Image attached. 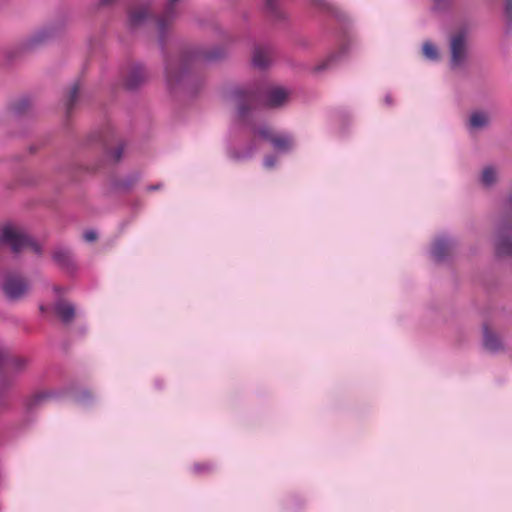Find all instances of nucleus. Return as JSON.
<instances>
[{"label": "nucleus", "instance_id": "aec40b11", "mask_svg": "<svg viewBox=\"0 0 512 512\" xmlns=\"http://www.w3.org/2000/svg\"><path fill=\"white\" fill-rule=\"evenodd\" d=\"M79 87L80 84L78 82L73 83L69 92L66 94V119L70 116L78 103Z\"/></svg>", "mask_w": 512, "mask_h": 512}, {"label": "nucleus", "instance_id": "6e6552de", "mask_svg": "<svg viewBox=\"0 0 512 512\" xmlns=\"http://www.w3.org/2000/svg\"><path fill=\"white\" fill-rule=\"evenodd\" d=\"M227 96L234 102L237 115L247 117L252 111L253 91L242 86H233L227 90Z\"/></svg>", "mask_w": 512, "mask_h": 512}, {"label": "nucleus", "instance_id": "412c9836", "mask_svg": "<svg viewBox=\"0 0 512 512\" xmlns=\"http://www.w3.org/2000/svg\"><path fill=\"white\" fill-rule=\"evenodd\" d=\"M149 18L147 9L142 8L132 11L128 15V22L131 27H136L144 23Z\"/></svg>", "mask_w": 512, "mask_h": 512}, {"label": "nucleus", "instance_id": "72a5a7b5", "mask_svg": "<svg viewBox=\"0 0 512 512\" xmlns=\"http://www.w3.org/2000/svg\"><path fill=\"white\" fill-rule=\"evenodd\" d=\"M12 365L15 369H21L26 365V361L24 359H16L12 362Z\"/></svg>", "mask_w": 512, "mask_h": 512}, {"label": "nucleus", "instance_id": "9b49d317", "mask_svg": "<svg viewBox=\"0 0 512 512\" xmlns=\"http://www.w3.org/2000/svg\"><path fill=\"white\" fill-rule=\"evenodd\" d=\"M482 332V345L487 352L495 355L504 351L505 346L501 337L496 332L491 330L487 323L483 324Z\"/></svg>", "mask_w": 512, "mask_h": 512}, {"label": "nucleus", "instance_id": "e433bc0d", "mask_svg": "<svg viewBox=\"0 0 512 512\" xmlns=\"http://www.w3.org/2000/svg\"><path fill=\"white\" fill-rule=\"evenodd\" d=\"M162 187V183H157V184H154V185H149L147 187L148 191H157L159 189H161Z\"/></svg>", "mask_w": 512, "mask_h": 512}, {"label": "nucleus", "instance_id": "423d86ee", "mask_svg": "<svg viewBox=\"0 0 512 512\" xmlns=\"http://www.w3.org/2000/svg\"><path fill=\"white\" fill-rule=\"evenodd\" d=\"M466 36L467 32L465 29L458 31L452 35L449 42L450 52V68L457 69L464 66L468 52L466 47Z\"/></svg>", "mask_w": 512, "mask_h": 512}, {"label": "nucleus", "instance_id": "20e7f679", "mask_svg": "<svg viewBox=\"0 0 512 512\" xmlns=\"http://www.w3.org/2000/svg\"><path fill=\"white\" fill-rule=\"evenodd\" d=\"M0 244L10 246L15 253L30 251L37 255L41 252V247L35 240L23 229L12 224H6L0 229Z\"/></svg>", "mask_w": 512, "mask_h": 512}, {"label": "nucleus", "instance_id": "393cba45", "mask_svg": "<svg viewBox=\"0 0 512 512\" xmlns=\"http://www.w3.org/2000/svg\"><path fill=\"white\" fill-rule=\"evenodd\" d=\"M252 64L254 67L259 69H266L269 66V62L264 54L258 47L255 48L252 57Z\"/></svg>", "mask_w": 512, "mask_h": 512}, {"label": "nucleus", "instance_id": "c756f323", "mask_svg": "<svg viewBox=\"0 0 512 512\" xmlns=\"http://www.w3.org/2000/svg\"><path fill=\"white\" fill-rule=\"evenodd\" d=\"M433 2L432 9L436 11L447 10L450 6V0H433Z\"/></svg>", "mask_w": 512, "mask_h": 512}, {"label": "nucleus", "instance_id": "f257e3e1", "mask_svg": "<svg viewBox=\"0 0 512 512\" xmlns=\"http://www.w3.org/2000/svg\"><path fill=\"white\" fill-rule=\"evenodd\" d=\"M228 56L226 48L217 45L211 48L196 47L183 51L179 56L164 59V79L172 94L182 93L196 96L204 86V78L194 71V64L202 61L211 65L224 61Z\"/></svg>", "mask_w": 512, "mask_h": 512}, {"label": "nucleus", "instance_id": "dca6fc26", "mask_svg": "<svg viewBox=\"0 0 512 512\" xmlns=\"http://www.w3.org/2000/svg\"><path fill=\"white\" fill-rule=\"evenodd\" d=\"M349 52V44L345 43L341 46L338 52L330 54L326 60L318 64L315 68V72H322L331 68L336 63L340 62Z\"/></svg>", "mask_w": 512, "mask_h": 512}, {"label": "nucleus", "instance_id": "5701e85b", "mask_svg": "<svg viewBox=\"0 0 512 512\" xmlns=\"http://www.w3.org/2000/svg\"><path fill=\"white\" fill-rule=\"evenodd\" d=\"M423 56L430 61H436L439 59V51L436 45H434L431 41H426L423 43L421 48Z\"/></svg>", "mask_w": 512, "mask_h": 512}, {"label": "nucleus", "instance_id": "4c0bfd02", "mask_svg": "<svg viewBox=\"0 0 512 512\" xmlns=\"http://www.w3.org/2000/svg\"><path fill=\"white\" fill-rule=\"evenodd\" d=\"M55 310L60 317H64V309L62 308L61 305H57L55 307Z\"/></svg>", "mask_w": 512, "mask_h": 512}, {"label": "nucleus", "instance_id": "39448f33", "mask_svg": "<svg viewBox=\"0 0 512 512\" xmlns=\"http://www.w3.org/2000/svg\"><path fill=\"white\" fill-rule=\"evenodd\" d=\"M252 132L263 140L269 142L273 148L282 154H287L292 150L293 138L289 134L273 135L267 124H262L252 128Z\"/></svg>", "mask_w": 512, "mask_h": 512}, {"label": "nucleus", "instance_id": "6ab92c4d", "mask_svg": "<svg viewBox=\"0 0 512 512\" xmlns=\"http://www.w3.org/2000/svg\"><path fill=\"white\" fill-rule=\"evenodd\" d=\"M87 331L88 326L84 322L77 326L69 325L68 329L66 330V343L83 339L86 336Z\"/></svg>", "mask_w": 512, "mask_h": 512}, {"label": "nucleus", "instance_id": "ddd939ff", "mask_svg": "<svg viewBox=\"0 0 512 512\" xmlns=\"http://www.w3.org/2000/svg\"><path fill=\"white\" fill-rule=\"evenodd\" d=\"M66 396H69L71 401L74 402L76 405L82 407H90L95 402L93 394L88 389L78 390L73 387H66Z\"/></svg>", "mask_w": 512, "mask_h": 512}, {"label": "nucleus", "instance_id": "2f4dec72", "mask_svg": "<svg viewBox=\"0 0 512 512\" xmlns=\"http://www.w3.org/2000/svg\"><path fill=\"white\" fill-rule=\"evenodd\" d=\"M277 162V157L274 154H268L263 159V166L265 168H272Z\"/></svg>", "mask_w": 512, "mask_h": 512}, {"label": "nucleus", "instance_id": "f03ea898", "mask_svg": "<svg viewBox=\"0 0 512 512\" xmlns=\"http://www.w3.org/2000/svg\"><path fill=\"white\" fill-rule=\"evenodd\" d=\"M501 207L505 213L496 223L495 255L497 257L512 256V190L502 201Z\"/></svg>", "mask_w": 512, "mask_h": 512}, {"label": "nucleus", "instance_id": "c9c22d12", "mask_svg": "<svg viewBox=\"0 0 512 512\" xmlns=\"http://www.w3.org/2000/svg\"><path fill=\"white\" fill-rule=\"evenodd\" d=\"M53 257H54V260L57 263H59L60 265L62 264L63 258H62V253L61 252H55Z\"/></svg>", "mask_w": 512, "mask_h": 512}, {"label": "nucleus", "instance_id": "4be33fe9", "mask_svg": "<svg viewBox=\"0 0 512 512\" xmlns=\"http://www.w3.org/2000/svg\"><path fill=\"white\" fill-rule=\"evenodd\" d=\"M489 119L483 112H473L469 118V125L473 129H481L488 125Z\"/></svg>", "mask_w": 512, "mask_h": 512}, {"label": "nucleus", "instance_id": "c85d7f7f", "mask_svg": "<svg viewBox=\"0 0 512 512\" xmlns=\"http://www.w3.org/2000/svg\"><path fill=\"white\" fill-rule=\"evenodd\" d=\"M76 315L75 305L71 302L66 301V330L68 326L71 324V321Z\"/></svg>", "mask_w": 512, "mask_h": 512}, {"label": "nucleus", "instance_id": "473e14b6", "mask_svg": "<svg viewBox=\"0 0 512 512\" xmlns=\"http://www.w3.org/2000/svg\"><path fill=\"white\" fill-rule=\"evenodd\" d=\"M212 469V466L210 464H199V463H196L193 467V470L196 472V473H202V472H206V471H210Z\"/></svg>", "mask_w": 512, "mask_h": 512}, {"label": "nucleus", "instance_id": "a878e982", "mask_svg": "<svg viewBox=\"0 0 512 512\" xmlns=\"http://www.w3.org/2000/svg\"><path fill=\"white\" fill-rule=\"evenodd\" d=\"M481 181L485 186H491L496 181V171L492 166H487L482 171Z\"/></svg>", "mask_w": 512, "mask_h": 512}, {"label": "nucleus", "instance_id": "bb28decb", "mask_svg": "<svg viewBox=\"0 0 512 512\" xmlns=\"http://www.w3.org/2000/svg\"><path fill=\"white\" fill-rule=\"evenodd\" d=\"M265 8L275 19L281 20L284 18L283 13L277 7L276 0H265Z\"/></svg>", "mask_w": 512, "mask_h": 512}, {"label": "nucleus", "instance_id": "ea45409f", "mask_svg": "<svg viewBox=\"0 0 512 512\" xmlns=\"http://www.w3.org/2000/svg\"><path fill=\"white\" fill-rule=\"evenodd\" d=\"M155 385H156L158 388H161V385H160L159 381H156V382H155Z\"/></svg>", "mask_w": 512, "mask_h": 512}, {"label": "nucleus", "instance_id": "1a4fd4ad", "mask_svg": "<svg viewBox=\"0 0 512 512\" xmlns=\"http://www.w3.org/2000/svg\"><path fill=\"white\" fill-rule=\"evenodd\" d=\"M2 290L9 300H19L28 292V283L22 277L7 275L2 283Z\"/></svg>", "mask_w": 512, "mask_h": 512}, {"label": "nucleus", "instance_id": "2eb2a0df", "mask_svg": "<svg viewBox=\"0 0 512 512\" xmlns=\"http://www.w3.org/2000/svg\"><path fill=\"white\" fill-rule=\"evenodd\" d=\"M288 97V92L282 87H272L265 94V104L271 108L281 107Z\"/></svg>", "mask_w": 512, "mask_h": 512}, {"label": "nucleus", "instance_id": "7c9ffc66", "mask_svg": "<svg viewBox=\"0 0 512 512\" xmlns=\"http://www.w3.org/2000/svg\"><path fill=\"white\" fill-rule=\"evenodd\" d=\"M83 239L88 243L95 242L98 239V233L94 229L86 230L83 234Z\"/></svg>", "mask_w": 512, "mask_h": 512}, {"label": "nucleus", "instance_id": "0eeeda50", "mask_svg": "<svg viewBox=\"0 0 512 512\" xmlns=\"http://www.w3.org/2000/svg\"><path fill=\"white\" fill-rule=\"evenodd\" d=\"M113 137L114 130L109 126H104L91 134L92 141L102 146L106 157L113 159L115 162H119L123 156L125 143L120 142L115 149L111 150L108 148V143Z\"/></svg>", "mask_w": 512, "mask_h": 512}, {"label": "nucleus", "instance_id": "a211bd4d", "mask_svg": "<svg viewBox=\"0 0 512 512\" xmlns=\"http://www.w3.org/2000/svg\"><path fill=\"white\" fill-rule=\"evenodd\" d=\"M140 177V173L134 171L129 173L124 179H113L110 183V187L113 191L128 190Z\"/></svg>", "mask_w": 512, "mask_h": 512}, {"label": "nucleus", "instance_id": "9d476101", "mask_svg": "<svg viewBox=\"0 0 512 512\" xmlns=\"http://www.w3.org/2000/svg\"><path fill=\"white\" fill-rule=\"evenodd\" d=\"M147 79L146 67L143 62H135L131 65L124 87L129 92H137Z\"/></svg>", "mask_w": 512, "mask_h": 512}, {"label": "nucleus", "instance_id": "f704fd0d", "mask_svg": "<svg viewBox=\"0 0 512 512\" xmlns=\"http://www.w3.org/2000/svg\"><path fill=\"white\" fill-rule=\"evenodd\" d=\"M116 2H117V0H98L97 6L98 7H106V6L112 5Z\"/></svg>", "mask_w": 512, "mask_h": 512}, {"label": "nucleus", "instance_id": "cd10ccee", "mask_svg": "<svg viewBox=\"0 0 512 512\" xmlns=\"http://www.w3.org/2000/svg\"><path fill=\"white\" fill-rule=\"evenodd\" d=\"M77 270L78 267L73 256L66 251V276L74 275Z\"/></svg>", "mask_w": 512, "mask_h": 512}, {"label": "nucleus", "instance_id": "58836bf2", "mask_svg": "<svg viewBox=\"0 0 512 512\" xmlns=\"http://www.w3.org/2000/svg\"><path fill=\"white\" fill-rule=\"evenodd\" d=\"M384 102L387 104V105H392V97H391V94L390 93H387L384 97Z\"/></svg>", "mask_w": 512, "mask_h": 512}, {"label": "nucleus", "instance_id": "7ed1b4c3", "mask_svg": "<svg viewBox=\"0 0 512 512\" xmlns=\"http://www.w3.org/2000/svg\"><path fill=\"white\" fill-rule=\"evenodd\" d=\"M63 29L64 19L59 14L49 19L40 29L24 39L19 45V51L21 53H28L43 44L50 43L61 36Z\"/></svg>", "mask_w": 512, "mask_h": 512}, {"label": "nucleus", "instance_id": "f8f14e48", "mask_svg": "<svg viewBox=\"0 0 512 512\" xmlns=\"http://www.w3.org/2000/svg\"><path fill=\"white\" fill-rule=\"evenodd\" d=\"M453 240L445 235L435 238L430 248V255L436 263L445 262L448 259V251L453 246Z\"/></svg>", "mask_w": 512, "mask_h": 512}, {"label": "nucleus", "instance_id": "4468645a", "mask_svg": "<svg viewBox=\"0 0 512 512\" xmlns=\"http://www.w3.org/2000/svg\"><path fill=\"white\" fill-rule=\"evenodd\" d=\"M312 2L316 6L331 13L336 18V20L343 26V29H347L349 27V24H350L349 16L345 12L338 9L329 0H312Z\"/></svg>", "mask_w": 512, "mask_h": 512}, {"label": "nucleus", "instance_id": "f3484780", "mask_svg": "<svg viewBox=\"0 0 512 512\" xmlns=\"http://www.w3.org/2000/svg\"><path fill=\"white\" fill-rule=\"evenodd\" d=\"M257 150V145L255 141L249 142L244 151L236 150L235 148L229 147L227 150V155L229 159L235 162H242L250 159Z\"/></svg>", "mask_w": 512, "mask_h": 512}, {"label": "nucleus", "instance_id": "b1692460", "mask_svg": "<svg viewBox=\"0 0 512 512\" xmlns=\"http://www.w3.org/2000/svg\"><path fill=\"white\" fill-rule=\"evenodd\" d=\"M504 17H505L504 33L506 36H510V35H512V0H505Z\"/></svg>", "mask_w": 512, "mask_h": 512}]
</instances>
